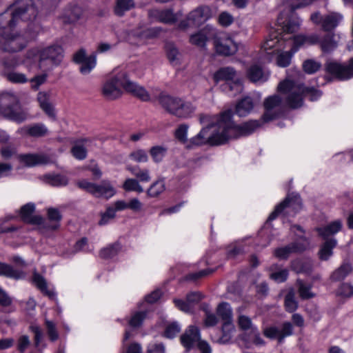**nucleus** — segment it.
<instances>
[{"label":"nucleus","mask_w":353,"mask_h":353,"mask_svg":"<svg viewBox=\"0 0 353 353\" xmlns=\"http://www.w3.org/2000/svg\"><path fill=\"white\" fill-rule=\"evenodd\" d=\"M146 316L145 312L134 313L129 321V325L133 327H139Z\"/></svg>","instance_id":"61"},{"label":"nucleus","mask_w":353,"mask_h":353,"mask_svg":"<svg viewBox=\"0 0 353 353\" xmlns=\"http://www.w3.org/2000/svg\"><path fill=\"white\" fill-rule=\"evenodd\" d=\"M209 12L210 10L206 6L196 8L188 14L185 19L179 23L178 28L185 30L190 27L199 26L208 19Z\"/></svg>","instance_id":"10"},{"label":"nucleus","mask_w":353,"mask_h":353,"mask_svg":"<svg viewBox=\"0 0 353 353\" xmlns=\"http://www.w3.org/2000/svg\"><path fill=\"white\" fill-rule=\"evenodd\" d=\"M216 312L223 321V334L216 341L219 343H226L231 339L232 333L234 329L232 324V310L229 303L223 302L218 305Z\"/></svg>","instance_id":"9"},{"label":"nucleus","mask_w":353,"mask_h":353,"mask_svg":"<svg viewBox=\"0 0 353 353\" xmlns=\"http://www.w3.org/2000/svg\"><path fill=\"white\" fill-rule=\"evenodd\" d=\"M301 201L299 195H288L285 199L279 203L274 209V210L270 214L268 217L269 221H272L276 218V216L284 212L287 214L290 212H296L301 209Z\"/></svg>","instance_id":"12"},{"label":"nucleus","mask_w":353,"mask_h":353,"mask_svg":"<svg viewBox=\"0 0 353 353\" xmlns=\"http://www.w3.org/2000/svg\"><path fill=\"white\" fill-rule=\"evenodd\" d=\"M92 141L88 139H82L76 141L71 148L73 157L78 160H83L87 157V148L90 147Z\"/></svg>","instance_id":"24"},{"label":"nucleus","mask_w":353,"mask_h":353,"mask_svg":"<svg viewBox=\"0 0 353 353\" xmlns=\"http://www.w3.org/2000/svg\"><path fill=\"white\" fill-rule=\"evenodd\" d=\"M181 331V326L177 322H173L168 324L165 330L164 336L166 338L172 339L176 336Z\"/></svg>","instance_id":"59"},{"label":"nucleus","mask_w":353,"mask_h":353,"mask_svg":"<svg viewBox=\"0 0 353 353\" xmlns=\"http://www.w3.org/2000/svg\"><path fill=\"white\" fill-rule=\"evenodd\" d=\"M320 48L324 53H330L338 46V41L335 39L334 34H327L321 39H319Z\"/></svg>","instance_id":"32"},{"label":"nucleus","mask_w":353,"mask_h":353,"mask_svg":"<svg viewBox=\"0 0 353 353\" xmlns=\"http://www.w3.org/2000/svg\"><path fill=\"white\" fill-rule=\"evenodd\" d=\"M165 190V181L163 179H160L151 184L147 190V194L149 197L155 198L162 194Z\"/></svg>","instance_id":"41"},{"label":"nucleus","mask_w":353,"mask_h":353,"mask_svg":"<svg viewBox=\"0 0 353 353\" xmlns=\"http://www.w3.org/2000/svg\"><path fill=\"white\" fill-rule=\"evenodd\" d=\"M301 242H293L286 246L276 248L274 251V255L279 259H286L292 253L304 251L309 243L305 237H301Z\"/></svg>","instance_id":"15"},{"label":"nucleus","mask_w":353,"mask_h":353,"mask_svg":"<svg viewBox=\"0 0 353 353\" xmlns=\"http://www.w3.org/2000/svg\"><path fill=\"white\" fill-rule=\"evenodd\" d=\"M272 272L270 277L277 283L284 282L288 276V271L287 269L279 270L277 265H273L270 268Z\"/></svg>","instance_id":"45"},{"label":"nucleus","mask_w":353,"mask_h":353,"mask_svg":"<svg viewBox=\"0 0 353 353\" xmlns=\"http://www.w3.org/2000/svg\"><path fill=\"white\" fill-rule=\"evenodd\" d=\"M342 228V223L339 220L334 221L330 224L316 228V230L318 232L319 235L324 240L330 239L329 237L336 234Z\"/></svg>","instance_id":"25"},{"label":"nucleus","mask_w":353,"mask_h":353,"mask_svg":"<svg viewBox=\"0 0 353 353\" xmlns=\"http://www.w3.org/2000/svg\"><path fill=\"white\" fill-rule=\"evenodd\" d=\"M298 291L300 297L302 299H309L314 296V294L311 291L312 285L305 284L301 280H297Z\"/></svg>","instance_id":"47"},{"label":"nucleus","mask_w":353,"mask_h":353,"mask_svg":"<svg viewBox=\"0 0 353 353\" xmlns=\"http://www.w3.org/2000/svg\"><path fill=\"white\" fill-rule=\"evenodd\" d=\"M290 43V41H287L285 39H283L275 34L271 35L270 39L265 41L262 48L266 53L272 54L275 52H279Z\"/></svg>","instance_id":"18"},{"label":"nucleus","mask_w":353,"mask_h":353,"mask_svg":"<svg viewBox=\"0 0 353 353\" xmlns=\"http://www.w3.org/2000/svg\"><path fill=\"white\" fill-rule=\"evenodd\" d=\"M336 295L343 298L351 297L353 296V285L347 283L341 284L336 291Z\"/></svg>","instance_id":"57"},{"label":"nucleus","mask_w":353,"mask_h":353,"mask_svg":"<svg viewBox=\"0 0 353 353\" xmlns=\"http://www.w3.org/2000/svg\"><path fill=\"white\" fill-rule=\"evenodd\" d=\"M279 332L281 335L280 343H281L286 336H291L293 334L292 324L290 322H284Z\"/></svg>","instance_id":"64"},{"label":"nucleus","mask_w":353,"mask_h":353,"mask_svg":"<svg viewBox=\"0 0 353 353\" xmlns=\"http://www.w3.org/2000/svg\"><path fill=\"white\" fill-rule=\"evenodd\" d=\"M74 61L81 64L79 70L83 74H89L97 63L96 55L92 54L88 57L84 50H80L74 54Z\"/></svg>","instance_id":"17"},{"label":"nucleus","mask_w":353,"mask_h":353,"mask_svg":"<svg viewBox=\"0 0 353 353\" xmlns=\"http://www.w3.org/2000/svg\"><path fill=\"white\" fill-rule=\"evenodd\" d=\"M0 114L18 123L30 118L28 110L20 105L17 96L9 92L0 94Z\"/></svg>","instance_id":"5"},{"label":"nucleus","mask_w":353,"mask_h":353,"mask_svg":"<svg viewBox=\"0 0 353 353\" xmlns=\"http://www.w3.org/2000/svg\"><path fill=\"white\" fill-rule=\"evenodd\" d=\"M295 85L301 86L303 88V91L299 92L300 95L301 96L302 100L303 99V97L308 96L309 99L312 101H316L321 96V92L318 90L310 88H305L301 84H295Z\"/></svg>","instance_id":"50"},{"label":"nucleus","mask_w":353,"mask_h":353,"mask_svg":"<svg viewBox=\"0 0 353 353\" xmlns=\"http://www.w3.org/2000/svg\"><path fill=\"white\" fill-rule=\"evenodd\" d=\"M232 111L223 112L218 121L216 131L208 138L206 134L210 125L203 128L199 133L190 140L188 147L203 145L207 141L212 145H221L231 139H237L251 134L260 125L257 121H248L241 125H236L232 121Z\"/></svg>","instance_id":"2"},{"label":"nucleus","mask_w":353,"mask_h":353,"mask_svg":"<svg viewBox=\"0 0 353 353\" xmlns=\"http://www.w3.org/2000/svg\"><path fill=\"white\" fill-rule=\"evenodd\" d=\"M77 186L97 198L110 199L116 194V190L109 181H102L100 183H94L86 179L77 182Z\"/></svg>","instance_id":"8"},{"label":"nucleus","mask_w":353,"mask_h":353,"mask_svg":"<svg viewBox=\"0 0 353 353\" xmlns=\"http://www.w3.org/2000/svg\"><path fill=\"white\" fill-rule=\"evenodd\" d=\"M121 89L143 101L150 99L149 93L143 87L131 81L128 72L118 68L112 71L110 77L104 83L102 93L106 99L114 100L122 95Z\"/></svg>","instance_id":"4"},{"label":"nucleus","mask_w":353,"mask_h":353,"mask_svg":"<svg viewBox=\"0 0 353 353\" xmlns=\"http://www.w3.org/2000/svg\"><path fill=\"white\" fill-rule=\"evenodd\" d=\"M246 74L250 81L263 83L268 80L270 72L260 65L254 64L248 69Z\"/></svg>","instance_id":"20"},{"label":"nucleus","mask_w":353,"mask_h":353,"mask_svg":"<svg viewBox=\"0 0 353 353\" xmlns=\"http://www.w3.org/2000/svg\"><path fill=\"white\" fill-rule=\"evenodd\" d=\"M83 14L81 8L74 5L66 8L63 12V18L65 23H74L78 21Z\"/></svg>","instance_id":"36"},{"label":"nucleus","mask_w":353,"mask_h":353,"mask_svg":"<svg viewBox=\"0 0 353 353\" xmlns=\"http://www.w3.org/2000/svg\"><path fill=\"white\" fill-rule=\"evenodd\" d=\"M319 37L316 34H299L294 37L293 46L297 48V50L302 46H311L319 43Z\"/></svg>","instance_id":"30"},{"label":"nucleus","mask_w":353,"mask_h":353,"mask_svg":"<svg viewBox=\"0 0 353 353\" xmlns=\"http://www.w3.org/2000/svg\"><path fill=\"white\" fill-rule=\"evenodd\" d=\"M37 100L41 108L50 118H55V113L52 104L49 102V95L44 92H39L37 95Z\"/></svg>","instance_id":"34"},{"label":"nucleus","mask_w":353,"mask_h":353,"mask_svg":"<svg viewBox=\"0 0 353 353\" xmlns=\"http://www.w3.org/2000/svg\"><path fill=\"white\" fill-rule=\"evenodd\" d=\"M215 81H225L221 87L230 96L234 97L241 92L243 86L236 78V72L232 67H223L217 70L214 74Z\"/></svg>","instance_id":"7"},{"label":"nucleus","mask_w":353,"mask_h":353,"mask_svg":"<svg viewBox=\"0 0 353 353\" xmlns=\"http://www.w3.org/2000/svg\"><path fill=\"white\" fill-rule=\"evenodd\" d=\"M32 0H17L5 12L0 14V49L9 52L19 51L25 48L29 40L35 37L34 33L26 35L14 34L12 30L19 21H30L37 15Z\"/></svg>","instance_id":"1"},{"label":"nucleus","mask_w":353,"mask_h":353,"mask_svg":"<svg viewBox=\"0 0 353 353\" xmlns=\"http://www.w3.org/2000/svg\"><path fill=\"white\" fill-rule=\"evenodd\" d=\"M214 48L219 54L230 56L238 50V43L227 35L219 36L214 40Z\"/></svg>","instance_id":"13"},{"label":"nucleus","mask_w":353,"mask_h":353,"mask_svg":"<svg viewBox=\"0 0 353 353\" xmlns=\"http://www.w3.org/2000/svg\"><path fill=\"white\" fill-rule=\"evenodd\" d=\"M343 17L336 13H332L324 16L321 25L324 31L329 32L334 29L342 20Z\"/></svg>","instance_id":"35"},{"label":"nucleus","mask_w":353,"mask_h":353,"mask_svg":"<svg viewBox=\"0 0 353 353\" xmlns=\"http://www.w3.org/2000/svg\"><path fill=\"white\" fill-rule=\"evenodd\" d=\"M0 276L13 279H19L23 277L21 271L14 269L12 265L0 262Z\"/></svg>","instance_id":"38"},{"label":"nucleus","mask_w":353,"mask_h":353,"mask_svg":"<svg viewBox=\"0 0 353 353\" xmlns=\"http://www.w3.org/2000/svg\"><path fill=\"white\" fill-rule=\"evenodd\" d=\"M284 305L285 310L288 312H293L298 308V302L295 299L293 290L290 291L285 296Z\"/></svg>","instance_id":"48"},{"label":"nucleus","mask_w":353,"mask_h":353,"mask_svg":"<svg viewBox=\"0 0 353 353\" xmlns=\"http://www.w3.org/2000/svg\"><path fill=\"white\" fill-rule=\"evenodd\" d=\"M136 7L134 0H115L113 6L114 14L119 17H123L125 13Z\"/></svg>","instance_id":"26"},{"label":"nucleus","mask_w":353,"mask_h":353,"mask_svg":"<svg viewBox=\"0 0 353 353\" xmlns=\"http://www.w3.org/2000/svg\"><path fill=\"white\" fill-rule=\"evenodd\" d=\"M121 246L119 243H114L101 250L99 255L102 259H108L115 256L121 250Z\"/></svg>","instance_id":"44"},{"label":"nucleus","mask_w":353,"mask_h":353,"mask_svg":"<svg viewBox=\"0 0 353 353\" xmlns=\"http://www.w3.org/2000/svg\"><path fill=\"white\" fill-rule=\"evenodd\" d=\"M17 133L21 135H29L33 137H44L48 133L47 127L41 123L26 125L17 130Z\"/></svg>","instance_id":"21"},{"label":"nucleus","mask_w":353,"mask_h":353,"mask_svg":"<svg viewBox=\"0 0 353 353\" xmlns=\"http://www.w3.org/2000/svg\"><path fill=\"white\" fill-rule=\"evenodd\" d=\"M254 104L252 97H245L236 105L235 112L239 117H245L254 109Z\"/></svg>","instance_id":"29"},{"label":"nucleus","mask_w":353,"mask_h":353,"mask_svg":"<svg viewBox=\"0 0 353 353\" xmlns=\"http://www.w3.org/2000/svg\"><path fill=\"white\" fill-rule=\"evenodd\" d=\"M35 210V205L33 203H28L23 205L21 208V216L22 219L27 222L42 225L44 223V219L41 216H32Z\"/></svg>","instance_id":"23"},{"label":"nucleus","mask_w":353,"mask_h":353,"mask_svg":"<svg viewBox=\"0 0 353 353\" xmlns=\"http://www.w3.org/2000/svg\"><path fill=\"white\" fill-rule=\"evenodd\" d=\"M159 101L168 113L180 119L190 118L196 110V106L192 102L179 97L161 94Z\"/></svg>","instance_id":"6"},{"label":"nucleus","mask_w":353,"mask_h":353,"mask_svg":"<svg viewBox=\"0 0 353 353\" xmlns=\"http://www.w3.org/2000/svg\"><path fill=\"white\" fill-rule=\"evenodd\" d=\"M279 92L285 95V99L279 94H274L267 97L263 102L265 112L262 116L263 121L256 120L260 126L264 122H268L282 115L287 106L291 108H298L302 105V99L300 93L303 91L301 86H296L295 83L290 80H285L278 85ZM258 127L254 130V131Z\"/></svg>","instance_id":"3"},{"label":"nucleus","mask_w":353,"mask_h":353,"mask_svg":"<svg viewBox=\"0 0 353 353\" xmlns=\"http://www.w3.org/2000/svg\"><path fill=\"white\" fill-rule=\"evenodd\" d=\"M30 330L34 333V345L39 350H42L45 348L46 345H43L41 347V343L43 339V332L41 328L37 325H31L30 326Z\"/></svg>","instance_id":"54"},{"label":"nucleus","mask_w":353,"mask_h":353,"mask_svg":"<svg viewBox=\"0 0 353 353\" xmlns=\"http://www.w3.org/2000/svg\"><path fill=\"white\" fill-rule=\"evenodd\" d=\"M167 148L162 145L153 146L150 150V154L155 163H160L163 161L167 153Z\"/></svg>","instance_id":"46"},{"label":"nucleus","mask_w":353,"mask_h":353,"mask_svg":"<svg viewBox=\"0 0 353 353\" xmlns=\"http://www.w3.org/2000/svg\"><path fill=\"white\" fill-rule=\"evenodd\" d=\"M326 72L339 80H347L353 77V57L347 63H340L329 60L325 64Z\"/></svg>","instance_id":"11"},{"label":"nucleus","mask_w":353,"mask_h":353,"mask_svg":"<svg viewBox=\"0 0 353 353\" xmlns=\"http://www.w3.org/2000/svg\"><path fill=\"white\" fill-rule=\"evenodd\" d=\"M352 270L349 263L342 264L338 269L332 272L330 279L333 281L343 280Z\"/></svg>","instance_id":"43"},{"label":"nucleus","mask_w":353,"mask_h":353,"mask_svg":"<svg viewBox=\"0 0 353 353\" xmlns=\"http://www.w3.org/2000/svg\"><path fill=\"white\" fill-rule=\"evenodd\" d=\"M4 77L8 81L15 84H23L29 81L28 74L14 70L6 72Z\"/></svg>","instance_id":"39"},{"label":"nucleus","mask_w":353,"mask_h":353,"mask_svg":"<svg viewBox=\"0 0 353 353\" xmlns=\"http://www.w3.org/2000/svg\"><path fill=\"white\" fill-rule=\"evenodd\" d=\"M337 241L334 238L325 240L319 251L321 260L327 261L333 254L332 250L336 246Z\"/></svg>","instance_id":"33"},{"label":"nucleus","mask_w":353,"mask_h":353,"mask_svg":"<svg viewBox=\"0 0 353 353\" xmlns=\"http://www.w3.org/2000/svg\"><path fill=\"white\" fill-rule=\"evenodd\" d=\"M47 183L52 186H63L68 184V179L65 176L61 174L47 175L46 176Z\"/></svg>","instance_id":"49"},{"label":"nucleus","mask_w":353,"mask_h":353,"mask_svg":"<svg viewBox=\"0 0 353 353\" xmlns=\"http://www.w3.org/2000/svg\"><path fill=\"white\" fill-rule=\"evenodd\" d=\"M19 161L25 166L32 167L46 163V158L43 155L25 154L17 156Z\"/></svg>","instance_id":"27"},{"label":"nucleus","mask_w":353,"mask_h":353,"mask_svg":"<svg viewBox=\"0 0 353 353\" xmlns=\"http://www.w3.org/2000/svg\"><path fill=\"white\" fill-rule=\"evenodd\" d=\"M212 32L208 28H204L196 32L191 34L189 42L193 46L200 48H205L207 42L210 39Z\"/></svg>","instance_id":"22"},{"label":"nucleus","mask_w":353,"mask_h":353,"mask_svg":"<svg viewBox=\"0 0 353 353\" xmlns=\"http://www.w3.org/2000/svg\"><path fill=\"white\" fill-rule=\"evenodd\" d=\"M32 281L37 288L39 289L43 294L48 296L51 299L55 298V292L52 290L48 288L47 282L43 276L35 272L33 274Z\"/></svg>","instance_id":"31"},{"label":"nucleus","mask_w":353,"mask_h":353,"mask_svg":"<svg viewBox=\"0 0 353 353\" xmlns=\"http://www.w3.org/2000/svg\"><path fill=\"white\" fill-rule=\"evenodd\" d=\"M297 52V48L293 46L289 51H279L278 52L276 63L279 67L286 68L290 63L292 58L295 52Z\"/></svg>","instance_id":"37"},{"label":"nucleus","mask_w":353,"mask_h":353,"mask_svg":"<svg viewBox=\"0 0 353 353\" xmlns=\"http://www.w3.org/2000/svg\"><path fill=\"white\" fill-rule=\"evenodd\" d=\"M200 331L194 325H190L181 336V344L188 350H190L200 340Z\"/></svg>","instance_id":"19"},{"label":"nucleus","mask_w":353,"mask_h":353,"mask_svg":"<svg viewBox=\"0 0 353 353\" xmlns=\"http://www.w3.org/2000/svg\"><path fill=\"white\" fill-rule=\"evenodd\" d=\"M321 68V63L314 59H307L303 63V70L307 74H314Z\"/></svg>","instance_id":"52"},{"label":"nucleus","mask_w":353,"mask_h":353,"mask_svg":"<svg viewBox=\"0 0 353 353\" xmlns=\"http://www.w3.org/2000/svg\"><path fill=\"white\" fill-rule=\"evenodd\" d=\"M148 17L155 21L165 24H173L178 20L179 16L182 14L179 12L174 13L172 9H150L148 10Z\"/></svg>","instance_id":"14"},{"label":"nucleus","mask_w":353,"mask_h":353,"mask_svg":"<svg viewBox=\"0 0 353 353\" xmlns=\"http://www.w3.org/2000/svg\"><path fill=\"white\" fill-rule=\"evenodd\" d=\"M188 128H189V125L185 123L179 125V127L176 129L175 132H174L176 139L183 143H187L188 142L187 134H188Z\"/></svg>","instance_id":"56"},{"label":"nucleus","mask_w":353,"mask_h":353,"mask_svg":"<svg viewBox=\"0 0 353 353\" xmlns=\"http://www.w3.org/2000/svg\"><path fill=\"white\" fill-rule=\"evenodd\" d=\"M238 324L240 328L244 331H249L251 332L253 329H255L252 323L250 317L245 315H240L238 318Z\"/></svg>","instance_id":"58"},{"label":"nucleus","mask_w":353,"mask_h":353,"mask_svg":"<svg viewBox=\"0 0 353 353\" xmlns=\"http://www.w3.org/2000/svg\"><path fill=\"white\" fill-rule=\"evenodd\" d=\"M130 158L137 163H146L148 161V156L145 150L138 149L132 152Z\"/></svg>","instance_id":"55"},{"label":"nucleus","mask_w":353,"mask_h":353,"mask_svg":"<svg viewBox=\"0 0 353 353\" xmlns=\"http://www.w3.org/2000/svg\"><path fill=\"white\" fill-rule=\"evenodd\" d=\"M165 49L168 59L172 65H177L179 63L181 54L173 43H167L165 46Z\"/></svg>","instance_id":"40"},{"label":"nucleus","mask_w":353,"mask_h":353,"mask_svg":"<svg viewBox=\"0 0 353 353\" xmlns=\"http://www.w3.org/2000/svg\"><path fill=\"white\" fill-rule=\"evenodd\" d=\"M163 31V29L160 27H153L143 30L139 37L143 39H152L157 38Z\"/></svg>","instance_id":"53"},{"label":"nucleus","mask_w":353,"mask_h":353,"mask_svg":"<svg viewBox=\"0 0 353 353\" xmlns=\"http://www.w3.org/2000/svg\"><path fill=\"white\" fill-rule=\"evenodd\" d=\"M61 218L62 216L57 209L49 208L48 210V222L44 220V223L41 225L50 230H57L59 227Z\"/></svg>","instance_id":"28"},{"label":"nucleus","mask_w":353,"mask_h":353,"mask_svg":"<svg viewBox=\"0 0 353 353\" xmlns=\"http://www.w3.org/2000/svg\"><path fill=\"white\" fill-rule=\"evenodd\" d=\"M63 50L59 46H51L44 48L40 52L39 62L42 64L48 61L52 65H57L61 61Z\"/></svg>","instance_id":"16"},{"label":"nucleus","mask_w":353,"mask_h":353,"mask_svg":"<svg viewBox=\"0 0 353 353\" xmlns=\"http://www.w3.org/2000/svg\"><path fill=\"white\" fill-rule=\"evenodd\" d=\"M123 188L128 192L135 191L139 193L143 192V187L139 184V181L135 179H127L123 185Z\"/></svg>","instance_id":"51"},{"label":"nucleus","mask_w":353,"mask_h":353,"mask_svg":"<svg viewBox=\"0 0 353 353\" xmlns=\"http://www.w3.org/2000/svg\"><path fill=\"white\" fill-rule=\"evenodd\" d=\"M218 22L221 26L228 27L234 22V17L228 12H222L218 17Z\"/></svg>","instance_id":"62"},{"label":"nucleus","mask_w":353,"mask_h":353,"mask_svg":"<svg viewBox=\"0 0 353 353\" xmlns=\"http://www.w3.org/2000/svg\"><path fill=\"white\" fill-rule=\"evenodd\" d=\"M116 216L115 210L112 206L108 207L106 211L101 214V218L99 221L100 225L108 224L111 220L114 219Z\"/></svg>","instance_id":"60"},{"label":"nucleus","mask_w":353,"mask_h":353,"mask_svg":"<svg viewBox=\"0 0 353 353\" xmlns=\"http://www.w3.org/2000/svg\"><path fill=\"white\" fill-rule=\"evenodd\" d=\"M46 325L48 336L52 341H55L59 338V334L57 331L55 324L49 320H46Z\"/></svg>","instance_id":"63"},{"label":"nucleus","mask_w":353,"mask_h":353,"mask_svg":"<svg viewBox=\"0 0 353 353\" xmlns=\"http://www.w3.org/2000/svg\"><path fill=\"white\" fill-rule=\"evenodd\" d=\"M127 170L141 182H149L151 180L150 171L148 169H141L139 166H128Z\"/></svg>","instance_id":"42"}]
</instances>
